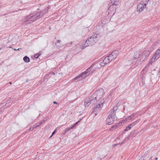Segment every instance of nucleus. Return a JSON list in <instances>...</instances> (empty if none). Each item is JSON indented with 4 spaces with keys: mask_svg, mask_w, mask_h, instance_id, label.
Wrapping results in <instances>:
<instances>
[{
    "mask_svg": "<svg viewBox=\"0 0 160 160\" xmlns=\"http://www.w3.org/2000/svg\"><path fill=\"white\" fill-rule=\"evenodd\" d=\"M45 13V12L44 11H42L36 14L31 13L25 17L23 20V22L26 25L31 23L37 19L42 17Z\"/></svg>",
    "mask_w": 160,
    "mask_h": 160,
    "instance_id": "1",
    "label": "nucleus"
},
{
    "mask_svg": "<svg viewBox=\"0 0 160 160\" xmlns=\"http://www.w3.org/2000/svg\"><path fill=\"white\" fill-rule=\"evenodd\" d=\"M98 34L94 33L91 37L89 38L85 42L82 43L81 48L82 49H84L86 47L91 46L94 44L98 40Z\"/></svg>",
    "mask_w": 160,
    "mask_h": 160,
    "instance_id": "2",
    "label": "nucleus"
},
{
    "mask_svg": "<svg viewBox=\"0 0 160 160\" xmlns=\"http://www.w3.org/2000/svg\"><path fill=\"white\" fill-rule=\"evenodd\" d=\"M104 93L103 89L100 88L97 90L95 93L92 95V97L97 98L98 100L100 99L103 96V94Z\"/></svg>",
    "mask_w": 160,
    "mask_h": 160,
    "instance_id": "3",
    "label": "nucleus"
},
{
    "mask_svg": "<svg viewBox=\"0 0 160 160\" xmlns=\"http://www.w3.org/2000/svg\"><path fill=\"white\" fill-rule=\"evenodd\" d=\"M146 7V6L145 5V4H144L140 3H138L137 4V11L139 13L142 12Z\"/></svg>",
    "mask_w": 160,
    "mask_h": 160,
    "instance_id": "4",
    "label": "nucleus"
},
{
    "mask_svg": "<svg viewBox=\"0 0 160 160\" xmlns=\"http://www.w3.org/2000/svg\"><path fill=\"white\" fill-rule=\"evenodd\" d=\"M111 3H112V6L110 7L108 10L111 11L113 8V5H118L120 3L121 0H111Z\"/></svg>",
    "mask_w": 160,
    "mask_h": 160,
    "instance_id": "5",
    "label": "nucleus"
},
{
    "mask_svg": "<svg viewBox=\"0 0 160 160\" xmlns=\"http://www.w3.org/2000/svg\"><path fill=\"white\" fill-rule=\"evenodd\" d=\"M92 67L91 66L88 69H87L86 71H85L82 73H83V78H85L88 76L89 74L92 73L93 72V70H91Z\"/></svg>",
    "mask_w": 160,
    "mask_h": 160,
    "instance_id": "6",
    "label": "nucleus"
},
{
    "mask_svg": "<svg viewBox=\"0 0 160 160\" xmlns=\"http://www.w3.org/2000/svg\"><path fill=\"white\" fill-rule=\"evenodd\" d=\"M115 119V117L109 115L106 120L108 124L110 125L113 123Z\"/></svg>",
    "mask_w": 160,
    "mask_h": 160,
    "instance_id": "7",
    "label": "nucleus"
},
{
    "mask_svg": "<svg viewBox=\"0 0 160 160\" xmlns=\"http://www.w3.org/2000/svg\"><path fill=\"white\" fill-rule=\"evenodd\" d=\"M108 58L106 57L104 58L103 61L100 63V65L102 67L104 66L106 64H108L110 62Z\"/></svg>",
    "mask_w": 160,
    "mask_h": 160,
    "instance_id": "8",
    "label": "nucleus"
},
{
    "mask_svg": "<svg viewBox=\"0 0 160 160\" xmlns=\"http://www.w3.org/2000/svg\"><path fill=\"white\" fill-rule=\"evenodd\" d=\"M91 104L90 98L86 99L84 101V105L85 107H88Z\"/></svg>",
    "mask_w": 160,
    "mask_h": 160,
    "instance_id": "9",
    "label": "nucleus"
},
{
    "mask_svg": "<svg viewBox=\"0 0 160 160\" xmlns=\"http://www.w3.org/2000/svg\"><path fill=\"white\" fill-rule=\"evenodd\" d=\"M141 55V54L139 51H136L134 52L133 57L135 59L139 58L140 56Z\"/></svg>",
    "mask_w": 160,
    "mask_h": 160,
    "instance_id": "10",
    "label": "nucleus"
},
{
    "mask_svg": "<svg viewBox=\"0 0 160 160\" xmlns=\"http://www.w3.org/2000/svg\"><path fill=\"white\" fill-rule=\"evenodd\" d=\"M118 54V51L117 50H114L111 53V55L115 59Z\"/></svg>",
    "mask_w": 160,
    "mask_h": 160,
    "instance_id": "11",
    "label": "nucleus"
},
{
    "mask_svg": "<svg viewBox=\"0 0 160 160\" xmlns=\"http://www.w3.org/2000/svg\"><path fill=\"white\" fill-rule=\"evenodd\" d=\"M101 106H103V102H102V103H101L100 104V103L96 105V107H94L93 108V110L94 111H97V108H99L101 107Z\"/></svg>",
    "mask_w": 160,
    "mask_h": 160,
    "instance_id": "12",
    "label": "nucleus"
},
{
    "mask_svg": "<svg viewBox=\"0 0 160 160\" xmlns=\"http://www.w3.org/2000/svg\"><path fill=\"white\" fill-rule=\"evenodd\" d=\"M90 102H91V104H94L98 100L97 98H95L92 97V95L90 98Z\"/></svg>",
    "mask_w": 160,
    "mask_h": 160,
    "instance_id": "13",
    "label": "nucleus"
},
{
    "mask_svg": "<svg viewBox=\"0 0 160 160\" xmlns=\"http://www.w3.org/2000/svg\"><path fill=\"white\" fill-rule=\"evenodd\" d=\"M83 73H82L79 75L75 77L72 80L73 81H75L77 80L78 78H79L80 77L83 78Z\"/></svg>",
    "mask_w": 160,
    "mask_h": 160,
    "instance_id": "14",
    "label": "nucleus"
},
{
    "mask_svg": "<svg viewBox=\"0 0 160 160\" xmlns=\"http://www.w3.org/2000/svg\"><path fill=\"white\" fill-rule=\"evenodd\" d=\"M110 114L109 116H112L113 117H115V112L114 109H111L110 111Z\"/></svg>",
    "mask_w": 160,
    "mask_h": 160,
    "instance_id": "15",
    "label": "nucleus"
},
{
    "mask_svg": "<svg viewBox=\"0 0 160 160\" xmlns=\"http://www.w3.org/2000/svg\"><path fill=\"white\" fill-rule=\"evenodd\" d=\"M150 53V52L149 50L145 51L143 53H141V54H143L145 56V57H148Z\"/></svg>",
    "mask_w": 160,
    "mask_h": 160,
    "instance_id": "16",
    "label": "nucleus"
},
{
    "mask_svg": "<svg viewBox=\"0 0 160 160\" xmlns=\"http://www.w3.org/2000/svg\"><path fill=\"white\" fill-rule=\"evenodd\" d=\"M119 125V124L117 123L115 125L113 126L110 129V130L113 131L116 128H118V127Z\"/></svg>",
    "mask_w": 160,
    "mask_h": 160,
    "instance_id": "17",
    "label": "nucleus"
},
{
    "mask_svg": "<svg viewBox=\"0 0 160 160\" xmlns=\"http://www.w3.org/2000/svg\"><path fill=\"white\" fill-rule=\"evenodd\" d=\"M139 121H140V120H137L136 121L132 123L131 124H129L130 126H131L132 127H133V126H134V125H136L138 123Z\"/></svg>",
    "mask_w": 160,
    "mask_h": 160,
    "instance_id": "18",
    "label": "nucleus"
},
{
    "mask_svg": "<svg viewBox=\"0 0 160 160\" xmlns=\"http://www.w3.org/2000/svg\"><path fill=\"white\" fill-rule=\"evenodd\" d=\"M24 61L27 62H29L30 61L29 58L27 56H25L23 58Z\"/></svg>",
    "mask_w": 160,
    "mask_h": 160,
    "instance_id": "19",
    "label": "nucleus"
},
{
    "mask_svg": "<svg viewBox=\"0 0 160 160\" xmlns=\"http://www.w3.org/2000/svg\"><path fill=\"white\" fill-rule=\"evenodd\" d=\"M107 57L108 58V59H109L110 61H111L115 59V58L113 57L111 54L109 56Z\"/></svg>",
    "mask_w": 160,
    "mask_h": 160,
    "instance_id": "20",
    "label": "nucleus"
},
{
    "mask_svg": "<svg viewBox=\"0 0 160 160\" xmlns=\"http://www.w3.org/2000/svg\"><path fill=\"white\" fill-rule=\"evenodd\" d=\"M135 114H132L131 115L128 116L127 118V119L128 120H130L132 119L134 117Z\"/></svg>",
    "mask_w": 160,
    "mask_h": 160,
    "instance_id": "21",
    "label": "nucleus"
},
{
    "mask_svg": "<svg viewBox=\"0 0 160 160\" xmlns=\"http://www.w3.org/2000/svg\"><path fill=\"white\" fill-rule=\"evenodd\" d=\"M155 55L157 57L158 56H160V49H159L155 52Z\"/></svg>",
    "mask_w": 160,
    "mask_h": 160,
    "instance_id": "22",
    "label": "nucleus"
},
{
    "mask_svg": "<svg viewBox=\"0 0 160 160\" xmlns=\"http://www.w3.org/2000/svg\"><path fill=\"white\" fill-rule=\"evenodd\" d=\"M131 128L132 127L131 126H130V125L129 124L127 127L126 128L124 131H128L130 130Z\"/></svg>",
    "mask_w": 160,
    "mask_h": 160,
    "instance_id": "23",
    "label": "nucleus"
},
{
    "mask_svg": "<svg viewBox=\"0 0 160 160\" xmlns=\"http://www.w3.org/2000/svg\"><path fill=\"white\" fill-rule=\"evenodd\" d=\"M73 128V127L72 126L70 127L67 128L65 129V132H68L70 130V129H72Z\"/></svg>",
    "mask_w": 160,
    "mask_h": 160,
    "instance_id": "24",
    "label": "nucleus"
},
{
    "mask_svg": "<svg viewBox=\"0 0 160 160\" xmlns=\"http://www.w3.org/2000/svg\"><path fill=\"white\" fill-rule=\"evenodd\" d=\"M45 122V121H44L43 122H41L38 125H37V126H36V128H37V127L40 126V125H41L44 122Z\"/></svg>",
    "mask_w": 160,
    "mask_h": 160,
    "instance_id": "25",
    "label": "nucleus"
},
{
    "mask_svg": "<svg viewBox=\"0 0 160 160\" xmlns=\"http://www.w3.org/2000/svg\"><path fill=\"white\" fill-rule=\"evenodd\" d=\"M151 64H152L150 62H148V64L145 67V68H148V67Z\"/></svg>",
    "mask_w": 160,
    "mask_h": 160,
    "instance_id": "26",
    "label": "nucleus"
},
{
    "mask_svg": "<svg viewBox=\"0 0 160 160\" xmlns=\"http://www.w3.org/2000/svg\"><path fill=\"white\" fill-rule=\"evenodd\" d=\"M80 122L79 121H78L77 122L75 123L73 125H72V127L73 128L75 126L78 122Z\"/></svg>",
    "mask_w": 160,
    "mask_h": 160,
    "instance_id": "27",
    "label": "nucleus"
},
{
    "mask_svg": "<svg viewBox=\"0 0 160 160\" xmlns=\"http://www.w3.org/2000/svg\"><path fill=\"white\" fill-rule=\"evenodd\" d=\"M40 54L38 55V54H36L35 55V58H38Z\"/></svg>",
    "mask_w": 160,
    "mask_h": 160,
    "instance_id": "28",
    "label": "nucleus"
},
{
    "mask_svg": "<svg viewBox=\"0 0 160 160\" xmlns=\"http://www.w3.org/2000/svg\"><path fill=\"white\" fill-rule=\"evenodd\" d=\"M56 132V130H55L52 133V134L50 137H52L55 133Z\"/></svg>",
    "mask_w": 160,
    "mask_h": 160,
    "instance_id": "29",
    "label": "nucleus"
},
{
    "mask_svg": "<svg viewBox=\"0 0 160 160\" xmlns=\"http://www.w3.org/2000/svg\"><path fill=\"white\" fill-rule=\"evenodd\" d=\"M149 62H150L152 64V63L153 62V58H152L150 60V61H149Z\"/></svg>",
    "mask_w": 160,
    "mask_h": 160,
    "instance_id": "30",
    "label": "nucleus"
},
{
    "mask_svg": "<svg viewBox=\"0 0 160 160\" xmlns=\"http://www.w3.org/2000/svg\"><path fill=\"white\" fill-rule=\"evenodd\" d=\"M36 126H35L33 128H32V131L34 129V128H36Z\"/></svg>",
    "mask_w": 160,
    "mask_h": 160,
    "instance_id": "31",
    "label": "nucleus"
},
{
    "mask_svg": "<svg viewBox=\"0 0 160 160\" xmlns=\"http://www.w3.org/2000/svg\"><path fill=\"white\" fill-rule=\"evenodd\" d=\"M57 42L58 43H59L61 42V40H57Z\"/></svg>",
    "mask_w": 160,
    "mask_h": 160,
    "instance_id": "32",
    "label": "nucleus"
},
{
    "mask_svg": "<svg viewBox=\"0 0 160 160\" xmlns=\"http://www.w3.org/2000/svg\"><path fill=\"white\" fill-rule=\"evenodd\" d=\"M53 103L54 104H58V102H56V101H54L53 102Z\"/></svg>",
    "mask_w": 160,
    "mask_h": 160,
    "instance_id": "33",
    "label": "nucleus"
},
{
    "mask_svg": "<svg viewBox=\"0 0 160 160\" xmlns=\"http://www.w3.org/2000/svg\"><path fill=\"white\" fill-rule=\"evenodd\" d=\"M117 144H114L113 145V146H114V147H115L116 146Z\"/></svg>",
    "mask_w": 160,
    "mask_h": 160,
    "instance_id": "34",
    "label": "nucleus"
},
{
    "mask_svg": "<svg viewBox=\"0 0 160 160\" xmlns=\"http://www.w3.org/2000/svg\"><path fill=\"white\" fill-rule=\"evenodd\" d=\"M158 44L157 42H155L154 43V44L156 45Z\"/></svg>",
    "mask_w": 160,
    "mask_h": 160,
    "instance_id": "35",
    "label": "nucleus"
},
{
    "mask_svg": "<svg viewBox=\"0 0 160 160\" xmlns=\"http://www.w3.org/2000/svg\"><path fill=\"white\" fill-rule=\"evenodd\" d=\"M126 106H124V108H123V109H124L125 110L126 109Z\"/></svg>",
    "mask_w": 160,
    "mask_h": 160,
    "instance_id": "36",
    "label": "nucleus"
},
{
    "mask_svg": "<svg viewBox=\"0 0 160 160\" xmlns=\"http://www.w3.org/2000/svg\"><path fill=\"white\" fill-rule=\"evenodd\" d=\"M128 138H125L124 139V141L126 140Z\"/></svg>",
    "mask_w": 160,
    "mask_h": 160,
    "instance_id": "37",
    "label": "nucleus"
},
{
    "mask_svg": "<svg viewBox=\"0 0 160 160\" xmlns=\"http://www.w3.org/2000/svg\"><path fill=\"white\" fill-rule=\"evenodd\" d=\"M21 49V48H19L18 49H17V50H19L20 49Z\"/></svg>",
    "mask_w": 160,
    "mask_h": 160,
    "instance_id": "38",
    "label": "nucleus"
},
{
    "mask_svg": "<svg viewBox=\"0 0 160 160\" xmlns=\"http://www.w3.org/2000/svg\"><path fill=\"white\" fill-rule=\"evenodd\" d=\"M28 81H29V80L28 79H27L26 80V82H28Z\"/></svg>",
    "mask_w": 160,
    "mask_h": 160,
    "instance_id": "39",
    "label": "nucleus"
},
{
    "mask_svg": "<svg viewBox=\"0 0 160 160\" xmlns=\"http://www.w3.org/2000/svg\"><path fill=\"white\" fill-rule=\"evenodd\" d=\"M158 158H157H157H155V160H158Z\"/></svg>",
    "mask_w": 160,
    "mask_h": 160,
    "instance_id": "40",
    "label": "nucleus"
},
{
    "mask_svg": "<svg viewBox=\"0 0 160 160\" xmlns=\"http://www.w3.org/2000/svg\"><path fill=\"white\" fill-rule=\"evenodd\" d=\"M9 83L11 85L12 84V83L11 82H9Z\"/></svg>",
    "mask_w": 160,
    "mask_h": 160,
    "instance_id": "41",
    "label": "nucleus"
},
{
    "mask_svg": "<svg viewBox=\"0 0 160 160\" xmlns=\"http://www.w3.org/2000/svg\"><path fill=\"white\" fill-rule=\"evenodd\" d=\"M115 11V10H113V11H112V12L113 13V14L114 13V11Z\"/></svg>",
    "mask_w": 160,
    "mask_h": 160,
    "instance_id": "42",
    "label": "nucleus"
},
{
    "mask_svg": "<svg viewBox=\"0 0 160 160\" xmlns=\"http://www.w3.org/2000/svg\"><path fill=\"white\" fill-rule=\"evenodd\" d=\"M14 50H15V51H17V50H17V49H14Z\"/></svg>",
    "mask_w": 160,
    "mask_h": 160,
    "instance_id": "43",
    "label": "nucleus"
},
{
    "mask_svg": "<svg viewBox=\"0 0 160 160\" xmlns=\"http://www.w3.org/2000/svg\"><path fill=\"white\" fill-rule=\"evenodd\" d=\"M40 53H41V52H40L39 53H38V55L40 54V55H41Z\"/></svg>",
    "mask_w": 160,
    "mask_h": 160,
    "instance_id": "44",
    "label": "nucleus"
},
{
    "mask_svg": "<svg viewBox=\"0 0 160 160\" xmlns=\"http://www.w3.org/2000/svg\"><path fill=\"white\" fill-rule=\"evenodd\" d=\"M52 74H53V75H55V73H54V72H52Z\"/></svg>",
    "mask_w": 160,
    "mask_h": 160,
    "instance_id": "45",
    "label": "nucleus"
},
{
    "mask_svg": "<svg viewBox=\"0 0 160 160\" xmlns=\"http://www.w3.org/2000/svg\"><path fill=\"white\" fill-rule=\"evenodd\" d=\"M30 129L32 131V128H30Z\"/></svg>",
    "mask_w": 160,
    "mask_h": 160,
    "instance_id": "46",
    "label": "nucleus"
},
{
    "mask_svg": "<svg viewBox=\"0 0 160 160\" xmlns=\"http://www.w3.org/2000/svg\"><path fill=\"white\" fill-rule=\"evenodd\" d=\"M72 42H71V44H72Z\"/></svg>",
    "mask_w": 160,
    "mask_h": 160,
    "instance_id": "47",
    "label": "nucleus"
},
{
    "mask_svg": "<svg viewBox=\"0 0 160 160\" xmlns=\"http://www.w3.org/2000/svg\"><path fill=\"white\" fill-rule=\"evenodd\" d=\"M1 112H1V111H0V114L1 113Z\"/></svg>",
    "mask_w": 160,
    "mask_h": 160,
    "instance_id": "48",
    "label": "nucleus"
},
{
    "mask_svg": "<svg viewBox=\"0 0 160 160\" xmlns=\"http://www.w3.org/2000/svg\"><path fill=\"white\" fill-rule=\"evenodd\" d=\"M57 45L56 43H55V45Z\"/></svg>",
    "mask_w": 160,
    "mask_h": 160,
    "instance_id": "49",
    "label": "nucleus"
},
{
    "mask_svg": "<svg viewBox=\"0 0 160 160\" xmlns=\"http://www.w3.org/2000/svg\"><path fill=\"white\" fill-rule=\"evenodd\" d=\"M1 48H0V50H1Z\"/></svg>",
    "mask_w": 160,
    "mask_h": 160,
    "instance_id": "50",
    "label": "nucleus"
}]
</instances>
